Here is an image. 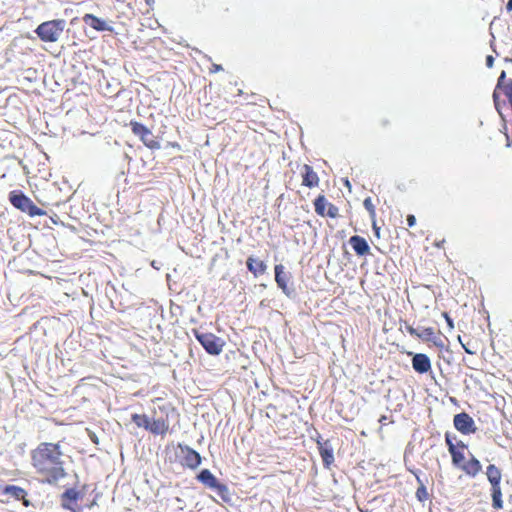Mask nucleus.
<instances>
[{"instance_id": "nucleus-18", "label": "nucleus", "mask_w": 512, "mask_h": 512, "mask_svg": "<svg viewBox=\"0 0 512 512\" xmlns=\"http://www.w3.org/2000/svg\"><path fill=\"white\" fill-rule=\"evenodd\" d=\"M461 468L466 474L475 477L482 470V465L479 460L472 458L470 461L462 465Z\"/></svg>"}, {"instance_id": "nucleus-19", "label": "nucleus", "mask_w": 512, "mask_h": 512, "mask_svg": "<svg viewBox=\"0 0 512 512\" xmlns=\"http://www.w3.org/2000/svg\"><path fill=\"white\" fill-rule=\"evenodd\" d=\"M491 497H492L493 508L502 509L503 508V500H502V491H501L500 484L491 486Z\"/></svg>"}, {"instance_id": "nucleus-14", "label": "nucleus", "mask_w": 512, "mask_h": 512, "mask_svg": "<svg viewBox=\"0 0 512 512\" xmlns=\"http://www.w3.org/2000/svg\"><path fill=\"white\" fill-rule=\"evenodd\" d=\"M4 492L6 495L11 496L17 500H23V504L25 506L29 505L28 500L25 499L26 491L23 488L14 485H9L5 488Z\"/></svg>"}, {"instance_id": "nucleus-33", "label": "nucleus", "mask_w": 512, "mask_h": 512, "mask_svg": "<svg viewBox=\"0 0 512 512\" xmlns=\"http://www.w3.org/2000/svg\"><path fill=\"white\" fill-rule=\"evenodd\" d=\"M493 63H494V58L493 56L489 55L486 57V65L488 68H491L493 66Z\"/></svg>"}, {"instance_id": "nucleus-8", "label": "nucleus", "mask_w": 512, "mask_h": 512, "mask_svg": "<svg viewBox=\"0 0 512 512\" xmlns=\"http://www.w3.org/2000/svg\"><path fill=\"white\" fill-rule=\"evenodd\" d=\"M413 369L421 374L428 372L431 369V362L426 354L418 353L412 358Z\"/></svg>"}, {"instance_id": "nucleus-39", "label": "nucleus", "mask_w": 512, "mask_h": 512, "mask_svg": "<svg viewBox=\"0 0 512 512\" xmlns=\"http://www.w3.org/2000/svg\"><path fill=\"white\" fill-rule=\"evenodd\" d=\"M152 266H153L154 268H156V269H159V268L157 267L156 261H153V262H152Z\"/></svg>"}, {"instance_id": "nucleus-34", "label": "nucleus", "mask_w": 512, "mask_h": 512, "mask_svg": "<svg viewBox=\"0 0 512 512\" xmlns=\"http://www.w3.org/2000/svg\"><path fill=\"white\" fill-rule=\"evenodd\" d=\"M445 318H446V320H447L448 325H449L451 328H453V327H454V326H453V322H452V320L449 318V316H448L447 314H445Z\"/></svg>"}, {"instance_id": "nucleus-3", "label": "nucleus", "mask_w": 512, "mask_h": 512, "mask_svg": "<svg viewBox=\"0 0 512 512\" xmlns=\"http://www.w3.org/2000/svg\"><path fill=\"white\" fill-rule=\"evenodd\" d=\"M9 200L15 208L21 210L22 212L28 213L30 216H41L45 214L42 209L34 205L31 199L21 192H10Z\"/></svg>"}, {"instance_id": "nucleus-21", "label": "nucleus", "mask_w": 512, "mask_h": 512, "mask_svg": "<svg viewBox=\"0 0 512 512\" xmlns=\"http://www.w3.org/2000/svg\"><path fill=\"white\" fill-rule=\"evenodd\" d=\"M330 203L327 202L323 195H319L314 202L315 211L318 215L325 216L326 208Z\"/></svg>"}, {"instance_id": "nucleus-15", "label": "nucleus", "mask_w": 512, "mask_h": 512, "mask_svg": "<svg viewBox=\"0 0 512 512\" xmlns=\"http://www.w3.org/2000/svg\"><path fill=\"white\" fill-rule=\"evenodd\" d=\"M407 332L415 337H418L422 340H430L431 337L434 335V329L433 328H422V329H415L410 325L406 326Z\"/></svg>"}, {"instance_id": "nucleus-23", "label": "nucleus", "mask_w": 512, "mask_h": 512, "mask_svg": "<svg viewBox=\"0 0 512 512\" xmlns=\"http://www.w3.org/2000/svg\"><path fill=\"white\" fill-rule=\"evenodd\" d=\"M131 419L138 427L149 429L150 419L147 415L133 414Z\"/></svg>"}, {"instance_id": "nucleus-37", "label": "nucleus", "mask_w": 512, "mask_h": 512, "mask_svg": "<svg viewBox=\"0 0 512 512\" xmlns=\"http://www.w3.org/2000/svg\"><path fill=\"white\" fill-rule=\"evenodd\" d=\"M373 228L375 230L376 235L379 236V229L376 227L375 222L373 223Z\"/></svg>"}, {"instance_id": "nucleus-29", "label": "nucleus", "mask_w": 512, "mask_h": 512, "mask_svg": "<svg viewBox=\"0 0 512 512\" xmlns=\"http://www.w3.org/2000/svg\"><path fill=\"white\" fill-rule=\"evenodd\" d=\"M63 497L64 498H67L71 501H76L77 498H78V492L75 491L74 489H68L67 491H65V493L63 494Z\"/></svg>"}, {"instance_id": "nucleus-25", "label": "nucleus", "mask_w": 512, "mask_h": 512, "mask_svg": "<svg viewBox=\"0 0 512 512\" xmlns=\"http://www.w3.org/2000/svg\"><path fill=\"white\" fill-rule=\"evenodd\" d=\"M451 456L452 461L455 465H460L462 461L464 460V455L462 452L456 450V447L454 445H451Z\"/></svg>"}, {"instance_id": "nucleus-27", "label": "nucleus", "mask_w": 512, "mask_h": 512, "mask_svg": "<svg viewBox=\"0 0 512 512\" xmlns=\"http://www.w3.org/2000/svg\"><path fill=\"white\" fill-rule=\"evenodd\" d=\"M493 101H494V105H495L497 112L499 113V115L501 117H503L502 112H501V106H502V104H504V102L500 101V96H499L498 90H496V89L493 92Z\"/></svg>"}, {"instance_id": "nucleus-31", "label": "nucleus", "mask_w": 512, "mask_h": 512, "mask_svg": "<svg viewBox=\"0 0 512 512\" xmlns=\"http://www.w3.org/2000/svg\"><path fill=\"white\" fill-rule=\"evenodd\" d=\"M506 78V73L505 71H502L499 78H498V81H497V85H496V90L500 89V88H503L507 85V83L505 84L504 83V80Z\"/></svg>"}, {"instance_id": "nucleus-26", "label": "nucleus", "mask_w": 512, "mask_h": 512, "mask_svg": "<svg viewBox=\"0 0 512 512\" xmlns=\"http://www.w3.org/2000/svg\"><path fill=\"white\" fill-rule=\"evenodd\" d=\"M321 457L326 465H329L333 462L334 456L331 449L328 448H321L320 451Z\"/></svg>"}, {"instance_id": "nucleus-9", "label": "nucleus", "mask_w": 512, "mask_h": 512, "mask_svg": "<svg viewBox=\"0 0 512 512\" xmlns=\"http://www.w3.org/2000/svg\"><path fill=\"white\" fill-rule=\"evenodd\" d=\"M169 429V423L163 417L154 418L150 420L149 429L152 434L164 435Z\"/></svg>"}, {"instance_id": "nucleus-38", "label": "nucleus", "mask_w": 512, "mask_h": 512, "mask_svg": "<svg viewBox=\"0 0 512 512\" xmlns=\"http://www.w3.org/2000/svg\"><path fill=\"white\" fill-rule=\"evenodd\" d=\"M222 67L220 65H214V71H220Z\"/></svg>"}, {"instance_id": "nucleus-20", "label": "nucleus", "mask_w": 512, "mask_h": 512, "mask_svg": "<svg viewBox=\"0 0 512 512\" xmlns=\"http://www.w3.org/2000/svg\"><path fill=\"white\" fill-rule=\"evenodd\" d=\"M143 144L149 149H160L161 145L159 141L155 139L151 130L147 129L144 135L141 137Z\"/></svg>"}, {"instance_id": "nucleus-16", "label": "nucleus", "mask_w": 512, "mask_h": 512, "mask_svg": "<svg viewBox=\"0 0 512 512\" xmlns=\"http://www.w3.org/2000/svg\"><path fill=\"white\" fill-rule=\"evenodd\" d=\"M197 479L204 484L205 486L209 488H214L219 483L216 477L210 472L208 469L202 470L198 476Z\"/></svg>"}, {"instance_id": "nucleus-28", "label": "nucleus", "mask_w": 512, "mask_h": 512, "mask_svg": "<svg viewBox=\"0 0 512 512\" xmlns=\"http://www.w3.org/2000/svg\"><path fill=\"white\" fill-rule=\"evenodd\" d=\"M363 205H364V207L367 209V211L369 212L370 216H371L372 218H374V217H375V207H374V205H373V203H372L371 198H369V197H368V198H366V199L364 200V202H363Z\"/></svg>"}, {"instance_id": "nucleus-6", "label": "nucleus", "mask_w": 512, "mask_h": 512, "mask_svg": "<svg viewBox=\"0 0 512 512\" xmlns=\"http://www.w3.org/2000/svg\"><path fill=\"white\" fill-rule=\"evenodd\" d=\"M455 428L463 434H470L475 432L474 420L466 413H459L454 416Z\"/></svg>"}, {"instance_id": "nucleus-24", "label": "nucleus", "mask_w": 512, "mask_h": 512, "mask_svg": "<svg viewBox=\"0 0 512 512\" xmlns=\"http://www.w3.org/2000/svg\"><path fill=\"white\" fill-rule=\"evenodd\" d=\"M130 125H131L132 132L136 136H138L140 139L144 135L146 130L148 129L147 127H145L144 125H142L141 123H138V122H131Z\"/></svg>"}, {"instance_id": "nucleus-2", "label": "nucleus", "mask_w": 512, "mask_h": 512, "mask_svg": "<svg viewBox=\"0 0 512 512\" xmlns=\"http://www.w3.org/2000/svg\"><path fill=\"white\" fill-rule=\"evenodd\" d=\"M65 26V20L54 19L41 23L35 33L43 42H57L63 34Z\"/></svg>"}, {"instance_id": "nucleus-7", "label": "nucleus", "mask_w": 512, "mask_h": 512, "mask_svg": "<svg viewBox=\"0 0 512 512\" xmlns=\"http://www.w3.org/2000/svg\"><path fill=\"white\" fill-rule=\"evenodd\" d=\"M83 22L96 31H113V27L103 19H100L93 14H85L82 18Z\"/></svg>"}, {"instance_id": "nucleus-11", "label": "nucleus", "mask_w": 512, "mask_h": 512, "mask_svg": "<svg viewBox=\"0 0 512 512\" xmlns=\"http://www.w3.org/2000/svg\"><path fill=\"white\" fill-rule=\"evenodd\" d=\"M246 265L248 270L253 273L255 277L264 274L267 269V265L262 260L256 259L252 256L248 257Z\"/></svg>"}, {"instance_id": "nucleus-4", "label": "nucleus", "mask_w": 512, "mask_h": 512, "mask_svg": "<svg viewBox=\"0 0 512 512\" xmlns=\"http://www.w3.org/2000/svg\"><path fill=\"white\" fill-rule=\"evenodd\" d=\"M195 337L209 354L218 355L222 352L224 342L214 334L195 331Z\"/></svg>"}, {"instance_id": "nucleus-10", "label": "nucleus", "mask_w": 512, "mask_h": 512, "mask_svg": "<svg viewBox=\"0 0 512 512\" xmlns=\"http://www.w3.org/2000/svg\"><path fill=\"white\" fill-rule=\"evenodd\" d=\"M349 243L357 255L363 256L369 252V245L367 241L361 236H352L349 239Z\"/></svg>"}, {"instance_id": "nucleus-13", "label": "nucleus", "mask_w": 512, "mask_h": 512, "mask_svg": "<svg viewBox=\"0 0 512 512\" xmlns=\"http://www.w3.org/2000/svg\"><path fill=\"white\" fill-rule=\"evenodd\" d=\"M275 281L279 288H281L284 293L288 294V277L284 272V266L281 264L275 266Z\"/></svg>"}, {"instance_id": "nucleus-1", "label": "nucleus", "mask_w": 512, "mask_h": 512, "mask_svg": "<svg viewBox=\"0 0 512 512\" xmlns=\"http://www.w3.org/2000/svg\"><path fill=\"white\" fill-rule=\"evenodd\" d=\"M36 473L47 483H56L65 476L63 453L57 443H40L31 455Z\"/></svg>"}, {"instance_id": "nucleus-35", "label": "nucleus", "mask_w": 512, "mask_h": 512, "mask_svg": "<svg viewBox=\"0 0 512 512\" xmlns=\"http://www.w3.org/2000/svg\"><path fill=\"white\" fill-rule=\"evenodd\" d=\"M506 9H507V11H509V12H510V11H512V0H509V1H508L507 5H506Z\"/></svg>"}, {"instance_id": "nucleus-22", "label": "nucleus", "mask_w": 512, "mask_h": 512, "mask_svg": "<svg viewBox=\"0 0 512 512\" xmlns=\"http://www.w3.org/2000/svg\"><path fill=\"white\" fill-rule=\"evenodd\" d=\"M213 489H215L217 496L224 502H230L231 496L229 493V490L226 485L218 483L217 486H215Z\"/></svg>"}, {"instance_id": "nucleus-12", "label": "nucleus", "mask_w": 512, "mask_h": 512, "mask_svg": "<svg viewBox=\"0 0 512 512\" xmlns=\"http://www.w3.org/2000/svg\"><path fill=\"white\" fill-rule=\"evenodd\" d=\"M302 176H303V181H302L303 185L310 187V188L318 186V183H319L318 175L316 174V172L313 171L312 167H310L309 165L303 166Z\"/></svg>"}, {"instance_id": "nucleus-32", "label": "nucleus", "mask_w": 512, "mask_h": 512, "mask_svg": "<svg viewBox=\"0 0 512 512\" xmlns=\"http://www.w3.org/2000/svg\"><path fill=\"white\" fill-rule=\"evenodd\" d=\"M407 224L409 227H413L416 224V218L414 215H409L407 217Z\"/></svg>"}, {"instance_id": "nucleus-5", "label": "nucleus", "mask_w": 512, "mask_h": 512, "mask_svg": "<svg viewBox=\"0 0 512 512\" xmlns=\"http://www.w3.org/2000/svg\"><path fill=\"white\" fill-rule=\"evenodd\" d=\"M183 455L182 463L190 469H196L201 464V456L187 445H179Z\"/></svg>"}, {"instance_id": "nucleus-36", "label": "nucleus", "mask_w": 512, "mask_h": 512, "mask_svg": "<svg viewBox=\"0 0 512 512\" xmlns=\"http://www.w3.org/2000/svg\"><path fill=\"white\" fill-rule=\"evenodd\" d=\"M446 442H447L448 447H449V452L451 453V445H454V444L452 443V441L448 437H446Z\"/></svg>"}, {"instance_id": "nucleus-30", "label": "nucleus", "mask_w": 512, "mask_h": 512, "mask_svg": "<svg viewBox=\"0 0 512 512\" xmlns=\"http://www.w3.org/2000/svg\"><path fill=\"white\" fill-rule=\"evenodd\" d=\"M325 215H327L331 218H335L338 215V208L336 206H334L333 204H329Z\"/></svg>"}, {"instance_id": "nucleus-17", "label": "nucleus", "mask_w": 512, "mask_h": 512, "mask_svg": "<svg viewBox=\"0 0 512 512\" xmlns=\"http://www.w3.org/2000/svg\"><path fill=\"white\" fill-rule=\"evenodd\" d=\"M486 476L489 483L492 485H499L501 483L502 474L498 467L490 464L486 469Z\"/></svg>"}]
</instances>
